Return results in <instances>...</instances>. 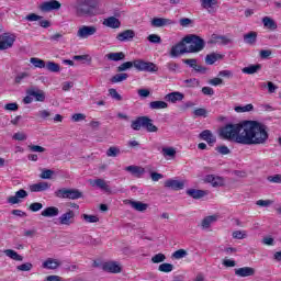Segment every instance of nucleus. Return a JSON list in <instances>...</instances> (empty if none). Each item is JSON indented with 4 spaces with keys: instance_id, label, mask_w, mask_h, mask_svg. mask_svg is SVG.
Segmentation results:
<instances>
[{
    "instance_id": "obj_40",
    "label": "nucleus",
    "mask_w": 281,
    "mask_h": 281,
    "mask_svg": "<svg viewBox=\"0 0 281 281\" xmlns=\"http://www.w3.org/2000/svg\"><path fill=\"white\" fill-rule=\"evenodd\" d=\"M262 23L268 30H278V24L269 16L262 18Z\"/></svg>"
},
{
    "instance_id": "obj_49",
    "label": "nucleus",
    "mask_w": 281,
    "mask_h": 281,
    "mask_svg": "<svg viewBox=\"0 0 281 281\" xmlns=\"http://www.w3.org/2000/svg\"><path fill=\"white\" fill-rule=\"evenodd\" d=\"M188 256V251L186 249H178L172 254V258L175 260H181V258H186Z\"/></svg>"
},
{
    "instance_id": "obj_2",
    "label": "nucleus",
    "mask_w": 281,
    "mask_h": 281,
    "mask_svg": "<svg viewBox=\"0 0 281 281\" xmlns=\"http://www.w3.org/2000/svg\"><path fill=\"white\" fill-rule=\"evenodd\" d=\"M77 16H97L100 12V3L95 0H76L74 4Z\"/></svg>"
},
{
    "instance_id": "obj_27",
    "label": "nucleus",
    "mask_w": 281,
    "mask_h": 281,
    "mask_svg": "<svg viewBox=\"0 0 281 281\" xmlns=\"http://www.w3.org/2000/svg\"><path fill=\"white\" fill-rule=\"evenodd\" d=\"M103 25H105V27H111L112 30H117L121 27L122 22H120V19L115 16H110L103 21Z\"/></svg>"
},
{
    "instance_id": "obj_5",
    "label": "nucleus",
    "mask_w": 281,
    "mask_h": 281,
    "mask_svg": "<svg viewBox=\"0 0 281 281\" xmlns=\"http://www.w3.org/2000/svg\"><path fill=\"white\" fill-rule=\"evenodd\" d=\"M186 42L187 49L189 54H198V52H203L205 48V41L198 35L191 34L183 37Z\"/></svg>"
},
{
    "instance_id": "obj_19",
    "label": "nucleus",
    "mask_w": 281,
    "mask_h": 281,
    "mask_svg": "<svg viewBox=\"0 0 281 281\" xmlns=\"http://www.w3.org/2000/svg\"><path fill=\"white\" fill-rule=\"evenodd\" d=\"M74 218H76V213L72 210H68V212L58 217V221L60 225H71Z\"/></svg>"
},
{
    "instance_id": "obj_23",
    "label": "nucleus",
    "mask_w": 281,
    "mask_h": 281,
    "mask_svg": "<svg viewBox=\"0 0 281 281\" xmlns=\"http://www.w3.org/2000/svg\"><path fill=\"white\" fill-rule=\"evenodd\" d=\"M235 274L238 276L239 278H249L250 276L256 274V269L251 267L238 268L235 269Z\"/></svg>"
},
{
    "instance_id": "obj_4",
    "label": "nucleus",
    "mask_w": 281,
    "mask_h": 281,
    "mask_svg": "<svg viewBox=\"0 0 281 281\" xmlns=\"http://www.w3.org/2000/svg\"><path fill=\"white\" fill-rule=\"evenodd\" d=\"M131 128H133V131H142V128H145L147 133H157V131H159L148 116H138L135 121H132Z\"/></svg>"
},
{
    "instance_id": "obj_45",
    "label": "nucleus",
    "mask_w": 281,
    "mask_h": 281,
    "mask_svg": "<svg viewBox=\"0 0 281 281\" xmlns=\"http://www.w3.org/2000/svg\"><path fill=\"white\" fill-rule=\"evenodd\" d=\"M236 113H249V111H254V104L249 103L246 105L235 106Z\"/></svg>"
},
{
    "instance_id": "obj_46",
    "label": "nucleus",
    "mask_w": 281,
    "mask_h": 281,
    "mask_svg": "<svg viewBox=\"0 0 281 281\" xmlns=\"http://www.w3.org/2000/svg\"><path fill=\"white\" fill-rule=\"evenodd\" d=\"M175 269V266L172 263H161L159 267H158V271H160L161 273H170L171 271H173Z\"/></svg>"
},
{
    "instance_id": "obj_37",
    "label": "nucleus",
    "mask_w": 281,
    "mask_h": 281,
    "mask_svg": "<svg viewBox=\"0 0 281 281\" xmlns=\"http://www.w3.org/2000/svg\"><path fill=\"white\" fill-rule=\"evenodd\" d=\"M161 155L165 158L170 157L175 159V157H177V149H175V147H162Z\"/></svg>"
},
{
    "instance_id": "obj_57",
    "label": "nucleus",
    "mask_w": 281,
    "mask_h": 281,
    "mask_svg": "<svg viewBox=\"0 0 281 281\" xmlns=\"http://www.w3.org/2000/svg\"><path fill=\"white\" fill-rule=\"evenodd\" d=\"M193 115L195 117H207V110H205L203 108H199L193 111Z\"/></svg>"
},
{
    "instance_id": "obj_43",
    "label": "nucleus",
    "mask_w": 281,
    "mask_h": 281,
    "mask_svg": "<svg viewBox=\"0 0 281 281\" xmlns=\"http://www.w3.org/2000/svg\"><path fill=\"white\" fill-rule=\"evenodd\" d=\"M30 63L37 69H45V67H46L45 60H43L41 58L33 57L30 59Z\"/></svg>"
},
{
    "instance_id": "obj_63",
    "label": "nucleus",
    "mask_w": 281,
    "mask_h": 281,
    "mask_svg": "<svg viewBox=\"0 0 281 281\" xmlns=\"http://www.w3.org/2000/svg\"><path fill=\"white\" fill-rule=\"evenodd\" d=\"M179 23H180L181 27H189V25H192V19L181 18L179 20Z\"/></svg>"
},
{
    "instance_id": "obj_12",
    "label": "nucleus",
    "mask_w": 281,
    "mask_h": 281,
    "mask_svg": "<svg viewBox=\"0 0 281 281\" xmlns=\"http://www.w3.org/2000/svg\"><path fill=\"white\" fill-rule=\"evenodd\" d=\"M24 21H30L31 23L34 21H40L41 27H50L52 22L49 20H43V16L36 14V13H30L24 18Z\"/></svg>"
},
{
    "instance_id": "obj_3",
    "label": "nucleus",
    "mask_w": 281,
    "mask_h": 281,
    "mask_svg": "<svg viewBox=\"0 0 281 281\" xmlns=\"http://www.w3.org/2000/svg\"><path fill=\"white\" fill-rule=\"evenodd\" d=\"M243 131H245L243 122L237 124L229 123L220 130V135L223 139H228V142H236L238 144V137H240Z\"/></svg>"
},
{
    "instance_id": "obj_21",
    "label": "nucleus",
    "mask_w": 281,
    "mask_h": 281,
    "mask_svg": "<svg viewBox=\"0 0 281 281\" xmlns=\"http://www.w3.org/2000/svg\"><path fill=\"white\" fill-rule=\"evenodd\" d=\"M116 38L120 43H126L128 41H133L135 38V31L133 30H125L116 35Z\"/></svg>"
},
{
    "instance_id": "obj_15",
    "label": "nucleus",
    "mask_w": 281,
    "mask_h": 281,
    "mask_svg": "<svg viewBox=\"0 0 281 281\" xmlns=\"http://www.w3.org/2000/svg\"><path fill=\"white\" fill-rule=\"evenodd\" d=\"M175 21L167 18H154L150 22L151 27H166L168 25H175Z\"/></svg>"
},
{
    "instance_id": "obj_33",
    "label": "nucleus",
    "mask_w": 281,
    "mask_h": 281,
    "mask_svg": "<svg viewBox=\"0 0 281 281\" xmlns=\"http://www.w3.org/2000/svg\"><path fill=\"white\" fill-rule=\"evenodd\" d=\"M188 196H191V199H203L207 192L199 189H189L187 190Z\"/></svg>"
},
{
    "instance_id": "obj_54",
    "label": "nucleus",
    "mask_w": 281,
    "mask_h": 281,
    "mask_svg": "<svg viewBox=\"0 0 281 281\" xmlns=\"http://www.w3.org/2000/svg\"><path fill=\"white\" fill-rule=\"evenodd\" d=\"M52 177H54V170L52 169H43L40 175L41 179H52Z\"/></svg>"
},
{
    "instance_id": "obj_17",
    "label": "nucleus",
    "mask_w": 281,
    "mask_h": 281,
    "mask_svg": "<svg viewBox=\"0 0 281 281\" xmlns=\"http://www.w3.org/2000/svg\"><path fill=\"white\" fill-rule=\"evenodd\" d=\"M102 269L103 271H108V273H122V267L115 261L104 262Z\"/></svg>"
},
{
    "instance_id": "obj_64",
    "label": "nucleus",
    "mask_w": 281,
    "mask_h": 281,
    "mask_svg": "<svg viewBox=\"0 0 281 281\" xmlns=\"http://www.w3.org/2000/svg\"><path fill=\"white\" fill-rule=\"evenodd\" d=\"M216 150L220 153V155H229L231 153L229 147L225 145L216 147Z\"/></svg>"
},
{
    "instance_id": "obj_48",
    "label": "nucleus",
    "mask_w": 281,
    "mask_h": 281,
    "mask_svg": "<svg viewBox=\"0 0 281 281\" xmlns=\"http://www.w3.org/2000/svg\"><path fill=\"white\" fill-rule=\"evenodd\" d=\"M200 1H201V5H202V8H204V10H210V8H212L213 5L218 4V0H200Z\"/></svg>"
},
{
    "instance_id": "obj_38",
    "label": "nucleus",
    "mask_w": 281,
    "mask_h": 281,
    "mask_svg": "<svg viewBox=\"0 0 281 281\" xmlns=\"http://www.w3.org/2000/svg\"><path fill=\"white\" fill-rule=\"evenodd\" d=\"M260 69H262V66L260 64H257V65H250L248 67H245L241 69V71L243 74L254 75L260 71Z\"/></svg>"
},
{
    "instance_id": "obj_51",
    "label": "nucleus",
    "mask_w": 281,
    "mask_h": 281,
    "mask_svg": "<svg viewBox=\"0 0 281 281\" xmlns=\"http://www.w3.org/2000/svg\"><path fill=\"white\" fill-rule=\"evenodd\" d=\"M166 261V255L159 252L156 254L151 257V262H154V265H159L160 262H165Z\"/></svg>"
},
{
    "instance_id": "obj_16",
    "label": "nucleus",
    "mask_w": 281,
    "mask_h": 281,
    "mask_svg": "<svg viewBox=\"0 0 281 281\" xmlns=\"http://www.w3.org/2000/svg\"><path fill=\"white\" fill-rule=\"evenodd\" d=\"M124 203L125 205H131L136 212H146L148 210V204L142 201L125 200Z\"/></svg>"
},
{
    "instance_id": "obj_53",
    "label": "nucleus",
    "mask_w": 281,
    "mask_h": 281,
    "mask_svg": "<svg viewBox=\"0 0 281 281\" xmlns=\"http://www.w3.org/2000/svg\"><path fill=\"white\" fill-rule=\"evenodd\" d=\"M121 150L119 147L115 146H111L108 150H106V156L108 157H117V155H120Z\"/></svg>"
},
{
    "instance_id": "obj_35",
    "label": "nucleus",
    "mask_w": 281,
    "mask_h": 281,
    "mask_svg": "<svg viewBox=\"0 0 281 281\" xmlns=\"http://www.w3.org/2000/svg\"><path fill=\"white\" fill-rule=\"evenodd\" d=\"M216 60H223V55H221L218 53H212V54L206 55V57H205L206 65H214V63H216Z\"/></svg>"
},
{
    "instance_id": "obj_61",
    "label": "nucleus",
    "mask_w": 281,
    "mask_h": 281,
    "mask_svg": "<svg viewBox=\"0 0 281 281\" xmlns=\"http://www.w3.org/2000/svg\"><path fill=\"white\" fill-rule=\"evenodd\" d=\"M184 85H188V87H199L201 82L199 81V79L192 78V79H186Z\"/></svg>"
},
{
    "instance_id": "obj_47",
    "label": "nucleus",
    "mask_w": 281,
    "mask_h": 281,
    "mask_svg": "<svg viewBox=\"0 0 281 281\" xmlns=\"http://www.w3.org/2000/svg\"><path fill=\"white\" fill-rule=\"evenodd\" d=\"M132 67H134V61H125L116 68V71H119V74H122V71L132 69Z\"/></svg>"
},
{
    "instance_id": "obj_31",
    "label": "nucleus",
    "mask_w": 281,
    "mask_h": 281,
    "mask_svg": "<svg viewBox=\"0 0 281 281\" xmlns=\"http://www.w3.org/2000/svg\"><path fill=\"white\" fill-rule=\"evenodd\" d=\"M184 95L181 92H170L166 94L165 100L167 102H171L172 104H176V102H181L183 100Z\"/></svg>"
},
{
    "instance_id": "obj_1",
    "label": "nucleus",
    "mask_w": 281,
    "mask_h": 281,
    "mask_svg": "<svg viewBox=\"0 0 281 281\" xmlns=\"http://www.w3.org/2000/svg\"><path fill=\"white\" fill-rule=\"evenodd\" d=\"M244 131L237 137L244 146H265L269 142L267 125L258 121H243Z\"/></svg>"
},
{
    "instance_id": "obj_22",
    "label": "nucleus",
    "mask_w": 281,
    "mask_h": 281,
    "mask_svg": "<svg viewBox=\"0 0 281 281\" xmlns=\"http://www.w3.org/2000/svg\"><path fill=\"white\" fill-rule=\"evenodd\" d=\"M49 188H52V184L49 182H37L34 184L30 186V191L31 192H46V190H49Z\"/></svg>"
},
{
    "instance_id": "obj_20",
    "label": "nucleus",
    "mask_w": 281,
    "mask_h": 281,
    "mask_svg": "<svg viewBox=\"0 0 281 281\" xmlns=\"http://www.w3.org/2000/svg\"><path fill=\"white\" fill-rule=\"evenodd\" d=\"M26 196L27 191H25L24 189H20L15 192V195L8 198V203H10L11 205H16L18 203H21V200L19 199H26Z\"/></svg>"
},
{
    "instance_id": "obj_26",
    "label": "nucleus",
    "mask_w": 281,
    "mask_h": 281,
    "mask_svg": "<svg viewBox=\"0 0 281 281\" xmlns=\"http://www.w3.org/2000/svg\"><path fill=\"white\" fill-rule=\"evenodd\" d=\"M43 269H48L55 271V269H58L60 267V261L58 259L54 258H47L43 263H42Z\"/></svg>"
},
{
    "instance_id": "obj_41",
    "label": "nucleus",
    "mask_w": 281,
    "mask_h": 281,
    "mask_svg": "<svg viewBox=\"0 0 281 281\" xmlns=\"http://www.w3.org/2000/svg\"><path fill=\"white\" fill-rule=\"evenodd\" d=\"M214 40L216 41V43H218L220 45H232V43H234V41H232V38L225 36V35H216L214 37Z\"/></svg>"
},
{
    "instance_id": "obj_18",
    "label": "nucleus",
    "mask_w": 281,
    "mask_h": 281,
    "mask_svg": "<svg viewBox=\"0 0 281 281\" xmlns=\"http://www.w3.org/2000/svg\"><path fill=\"white\" fill-rule=\"evenodd\" d=\"M200 139H203L209 146H214L216 144V136L212 134V131L204 130L199 134Z\"/></svg>"
},
{
    "instance_id": "obj_28",
    "label": "nucleus",
    "mask_w": 281,
    "mask_h": 281,
    "mask_svg": "<svg viewBox=\"0 0 281 281\" xmlns=\"http://www.w3.org/2000/svg\"><path fill=\"white\" fill-rule=\"evenodd\" d=\"M125 170L126 172H131V175H133V177H136L137 179L142 178L144 172H146V169H144L143 167L133 165L125 167Z\"/></svg>"
},
{
    "instance_id": "obj_13",
    "label": "nucleus",
    "mask_w": 281,
    "mask_h": 281,
    "mask_svg": "<svg viewBox=\"0 0 281 281\" xmlns=\"http://www.w3.org/2000/svg\"><path fill=\"white\" fill-rule=\"evenodd\" d=\"M60 8L61 4L58 0L46 1L40 5L42 12H52V10H60Z\"/></svg>"
},
{
    "instance_id": "obj_34",
    "label": "nucleus",
    "mask_w": 281,
    "mask_h": 281,
    "mask_svg": "<svg viewBox=\"0 0 281 281\" xmlns=\"http://www.w3.org/2000/svg\"><path fill=\"white\" fill-rule=\"evenodd\" d=\"M217 217L215 215L206 216L202 220L201 227L202 229H210L212 223H216Z\"/></svg>"
},
{
    "instance_id": "obj_11",
    "label": "nucleus",
    "mask_w": 281,
    "mask_h": 281,
    "mask_svg": "<svg viewBox=\"0 0 281 281\" xmlns=\"http://www.w3.org/2000/svg\"><path fill=\"white\" fill-rule=\"evenodd\" d=\"M26 95H32V98H35L36 102H44L46 94L45 91L36 88V87H32L30 89L26 90Z\"/></svg>"
},
{
    "instance_id": "obj_32",
    "label": "nucleus",
    "mask_w": 281,
    "mask_h": 281,
    "mask_svg": "<svg viewBox=\"0 0 281 281\" xmlns=\"http://www.w3.org/2000/svg\"><path fill=\"white\" fill-rule=\"evenodd\" d=\"M105 58L113 63H120V60H124V58H126V54H124V52L109 53L105 55Z\"/></svg>"
},
{
    "instance_id": "obj_25",
    "label": "nucleus",
    "mask_w": 281,
    "mask_h": 281,
    "mask_svg": "<svg viewBox=\"0 0 281 281\" xmlns=\"http://www.w3.org/2000/svg\"><path fill=\"white\" fill-rule=\"evenodd\" d=\"M58 214H60V210L56 206H48L44 209L41 213V215L44 216L45 218H54L58 216Z\"/></svg>"
},
{
    "instance_id": "obj_56",
    "label": "nucleus",
    "mask_w": 281,
    "mask_h": 281,
    "mask_svg": "<svg viewBox=\"0 0 281 281\" xmlns=\"http://www.w3.org/2000/svg\"><path fill=\"white\" fill-rule=\"evenodd\" d=\"M34 265L31 262H25L16 267L18 271H32Z\"/></svg>"
},
{
    "instance_id": "obj_14",
    "label": "nucleus",
    "mask_w": 281,
    "mask_h": 281,
    "mask_svg": "<svg viewBox=\"0 0 281 281\" xmlns=\"http://www.w3.org/2000/svg\"><path fill=\"white\" fill-rule=\"evenodd\" d=\"M205 183H211L213 188H221L225 186V180L222 177L207 175L204 178Z\"/></svg>"
},
{
    "instance_id": "obj_59",
    "label": "nucleus",
    "mask_w": 281,
    "mask_h": 281,
    "mask_svg": "<svg viewBox=\"0 0 281 281\" xmlns=\"http://www.w3.org/2000/svg\"><path fill=\"white\" fill-rule=\"evenodd\" d=\"M29 210L31 212H41V210H43V203H40V202L31 203L29 206Z\"/></svg>"
},
{
    "instance_id": "obj_52",
    "label": "nucleus",
    "mask_w": 281,
    "mask_h": 281,
    "mask_svg": "<svg viewBox=\"0 0 281 281\" xmlns=\"http://www.w3.org/2000/svg\"><path fill=\"white\" fill-rule=\"evenodd\" d=\"M147 41H149V43H153L154 45H159L161 44V36L157 34H150L147 36Z\"/></svg>"
},
{
    "instance_id": "obj_50",
    "label": "nucleus",
    "mask_w": 281,
    "mask_h": 281,
    "mask_svg": "<svg viewBox=\"0 0 281 281\" xmlns=\"http://www.w3.org/2000/svg\"><path fill=\"white\" fill-rule=\"evenodd\" d=\"M81 218L86 221V223H99L100 217L97 215L82 214Z\"/></svg>"
},
{
    "instance_id": "obj_58",
    "label": "nucleus",
    "mask_w": 281,
    "mask_h": 281,
    "mask_svg": "<svg viewBox=\"0 0 281 281\" xmlns=\"http://www.w3.org/2000/svg\"><path fill=\"white\" fill-rule=\"evenodd\" d=\"M25 78H30V74L20 72L14 79L15 85H21V82H23V80H25Z\"/></svg>"
},
{
    "instance_id": "obj_7",
    "label": "nucleus",
    "mask_w": 281,
    "mask_h": 281,
    "mask_svg": "<svg viewBox=\"0 0 281 281\" xmlns=\"http://www.w3.org/2000/svg\"><path fill=\"white\" fill-rule=\"evenodd\" d=\"M134 67L137 71H147L148 74H157L159 67L153 61H145L143 59H135Z\"/></svg>"
},
{
    "instance_id": "obj_8",
    "label": "nucleus",
    "mask_w": 281,
    "mask_h": 281,
    "mask_svg": "<svg viewBox=\"0 0 281 281\" xmlns=\"http://www.w3.org/2000/svg\"><path fill=\"white\" fill-rule=\"evenodd\" d=\"M16 41V35L4 33L0 35V52H5V49H11L14 47V43Z\"/></svg>"
},
{
    "instance_id": "obj_29",
    "label": "nucleus",
    "mask_w": 281,
    "mask_h": 281,
    "mask_svg": "<svg viewBox=\"0 0 281 281\" xmlns=\"http://www.w3.org/2000/svg\"><path fill=\"white\" fill-rule=\"evenodd\" d=\"M258 41V33L256 31H250L246 34H244V43H246V45H256Z\"/></svg>"
},
{
    "instance_id": "obj_24",
    "label": "nucleus",
    "mask_w": 281,
    "mask_h": 281,
    "mask_svg": "<svg viewBox=\"0 0 281 281\" xmlns=\"http://www.w3.org/2000/svg\"><path fill=\"white\" fill-rule=\"evenodd\" d=\"M90 186L100 188V190H103L104 192H108L111 194V187L104 181V179H95V180H90Z\"/></svg>"
},
{
    "instance_id": "obj_6",
    "label": "nucleus",
    "mask_w": 281,
    "mask_h": 281,
    "mask_svg": "<svg viewBox=\"0 0 281 281\" xmlns=\"http://www.w3.org/2000/svg\"><path fill=\"white\" fill-rule=\"evenodd\" d=\"M55 196L57 199H70L71 201H76L78 199H82V192L78 189L63 188L55 191Z\"/></svg>"
},
{
    "instance_id": "obj_44",
    "label": "nucleus",
    "mask_w": 281,
    "mask_h": 281,
    "mask_svg": "<svg viewBox=\"0 0 281 281\" xmlns=\"http://www.w3.org/2000/svg\"><path fill=\"white\" fill-rule=\"evenodd\" d=\"M46 69H47V71H50L52 74H58V71H60V65L56 64L54 61H47Z\"/></svg>"
},
{
    "instance_id": "obj_62",
    "label": "nucleus",
    "mask_w": 281,
    "mask_h": 281,
    "mask_svg": "<svg viewBox=\"0 0 281 281\" xmlns=\"http://www.w3.org/2000/svg\"><path fill=\"white\" fill-rule=\"evenodd\" d=\"M267 179L270 183H281V175L280 173H277L274 176H269Z\"/></svg>"
},
{
    "instance_id": "obj_36",
    "label": "nucleus",
    "mask_w": 281,
    "mask_h": 281,
    "mask_svg": "<svg viewBox=\"0 0 281 281\" xmlns=\"http://www.w3.org/2000/svg\"><path fill=\"white\" fill-rule=\"evenodd\" d=\"M4 255L8 256V258H11V260H15L16 262H23V256L19 255V252L13 249L4 250Z\"/></svg>"
},
{
    "instance_id": "obj_39",
    "label": "nucleus",
    "mask_w": 281,
    "mask_h": 281,
    "mask_svg": "<svg viewBox=\"0 0 281 281\" xmlns=\"http://www.w3.org/2000/svg\"><path fill=\"white\" fill-rule=\"evenodd\" d=\"M149 109H151V111H159V109H168V103H166L165 101H151L149 103Z\"/></svg>"
},
{
    "instance_id": "obj_60",
    "label": "nucleus",
    "mask_w": 281,
    "mask_h": 281,
    "mask_svg": "<svg viewBox=\"0 0 281 281\" xmlns=\"http://www.w3.org/2000/svg\"><path fill=\"white\" fill-rule=\"evenodd\" d=\"M109 94L113 100H117V102L122 101V95L117 93V90L115 88L109 89Z\"/></svg>"
},
{
    "instance_id": "obj_9",
    "label": "nucleus",
    "mask_w": 281,
    "mask_h": 281,
    "mask_svg": "<svg viewBox=\"0 0 281 281\" xmlns=\"http://www.w3.org/2000/svg\"><path fill=\"white\" fill-rule=\"evenodd\" d=\"M98 27L93 25H82L77 31L78 38H89V36L95 35Z\"/></svg>"
},
{
    "instance_id": "obj_10",
    "label": "nucleus",
    "mask_w": 281,
    "mask_h": 281,
    "mask_svg": "<svg viewBox=\"0 0 281 281\" xmlns=\"http://www.w3.org/2000/svg\"><path fill=\"white\" fill-rule=\"evenodd\" d=\"M181 54H189L188 46H186L183 38L181 42L172 46L170 50L171 58H177L178 56H181Z\"/></svg>"
},
{
    "instance_id": "obj_55",
    "label": "nucleus",
    "mask_w": 281,
    "mask_h": 281,
    "mask_svg": "<svg viewBox=\"0 0 281 281\" xmlns=\"http://www.w3.org/2000/svg\"><path fill=\"white\" fill-rule=\"evenodd\" d=\"M37 117H41V120H49L52 117V112L47 110H41L36 113Z\"/></svg>"
},
{
    "instance_id": "obj_42",
    "label": "nucleus",
    "mask_w": 281,
    "mask_h": 281,
    "mask_svg": "<svg viewBox=\"0 0 281 281\" xmlns=\"http://www.w3.org/2000/svg\"><path fill=\"white\" fill-rule=\"evenodd\" d=\"M128 79V74L126 72H121V74H116L111 78V82H113L114 85L117 82H124V80Z\"/></svg>"
},
{
    "instance_id": "obj_30",
    "label": "nucleus",
    "mask_w": 281,
    "mask_h": 281,
    "mask_svg": "<svg viewBox=\"0 0 281 281\" xmlns=\"http://www.w3.org/2000/svg\"><path fill=\"white\" fill-rule=\"evenodd\" d=\"M186 183H183V181H179V180H172V179H168L165 182V188H170L171 190H183Z\"/></svg>"
}]
</instances>
